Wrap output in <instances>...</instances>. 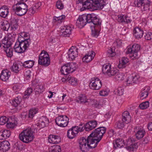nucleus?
Here are the masks:
<instances>
[{
  "mask_svg": "<svg viewBox=\"0 0 152 152\" xmlns=\"http://www.w3.org/2000/svg\"><path fill=\"white\" fill-rule=\"evenodd\" d=\"M106 128L104 127H100L94 129L87 137L81 138L79 144L81 150L83 152H87L89 148H95L102 139L105 133Z\"/></svg>",
  "mask_w": 152,
  "mask_h": 152,
  "instance_id": "obj_1",
  "label": "nucleus"
},
{
  "mask_svg": "<svg viewBox=\"0 0 152 152\" xmlns=\"http://www.w3.org/2000/svg\"><path fill=\"white\" fill-rule=\"evenodd\" d=\"M17 3L12 7L15 14L19 16L25 15L28 11V6L22 0H16Z\"/></svg>",
  "mask_w": 152,
  "mask_h": 152,
  "instance_id": "obj_2",
  "label": "nucleus"
},
{
  "mask_svg": "<svg viewBox=\"0 0 152 152\" xmlns=\"http://www.w3.org/2000/svg\"><path fill=\"white\" fill-rule=\"evenodd\" d=\"M18 42H16L14 47L15 52L18 53H22L28 50L29 47L28 41L29 40L21 41L20 38L18 39Z\"/></svg>",
  "mask_w": 152,
  "mask_h": 152,
  "instance_id": "obj_3",
  "label": "nucleus"
},
{
  "mask_svg": "<svg viewBox=\"0 0 152 152\" xmlns=\"http://www.w3.org/2000/svg\"><path fill=\"white\" fill-rule=\"evenodd\" d=\"M20 139L23 142L28 143L33 139L34 136L33 132L30 129L23 130L19 135Z\"/></svg>",
  "mask_w": 152,
  "mask_h": 152,
  "instance_id": "obj_4",
  "label": "nucleus"
},
{
  "mask_svg": "<svg viewBox=\"0 0 152 152\" xmlns=\"http://www.w3.org/2000/svg\"><path fill=\"white\" fill-rule=\"evenodd\" d=\"M77 67V65L75 63L71 62L62 66L60 69V71L62 75H67L75 71Z\"/></svg>",
  "mask_w": 152,
  "mask_h": 152,
  "instance_id": "obj_5",
  "label": "nucleus"
},
{
  "mask_svg": "<svg viewBox=\"0 0 152 152\" xmlns=\"http://www.w3.org/2000/svg\"><path fill=\"white\" fill-rule=\"evenodd\" d=\"M140 48V45L137 44L133 45L132 47L128 48L126 52V54H129L130 57L134 60L138 58V52Z\"/></svg>",
  "mask_w": 152,
  "mask_h": 152,
  "instance_id": "obj_6",
  "label": "nucleus"
},
{
  "mask_svg": "<svg viewBox=\"0 0 152 152\" xmlns=\"http://www.w3.org/2000/svg\"><path fill=\"white\" fill-rule=\"evenodd\" d=\"M50 62L48 54L45 51H42L39 56L38 64L46 66L50 64Z\"/></svg>",
  "mask_w": 152,
  "mask_h": 152,
  "instance_id": "obj_7",
  "label": "nucleus"
},
{
  "mask_svg": "<svg viewBox=\"0 0 152 152\" xmlns=\"http://www.w3.org/2000/svg\"><path fill=\"white\" fill-rule=\"evenodd\" d=\"M151 3L148 0H136L134 2L135 6L142 11L149 10Z\"/></svg>",
  "mask_w": 152,
  "mask_h": 152,
  "instance_id": "obj_8",
  "label": "nucleus"
},
{
  "mask_svg": "<svg viewBox=\"0 0 152 152\" xmlns=\"http://www.w3.org/2000/svg\"><path fill=\"white\" fill-rule=\"evenodd\" d=\"M2 44H3V47L4 50L7 57L10 58L12 57L13 56V50L11 47L12 43L7 40L5 41Z\"/></svg>",
  "mask_w": 152,
  "mask_h": 152,
  "instance_id": "obj_9",
  "label": "nucleus"
},
{
  "mask_svg": "<svg viewBox=\"0 0 152 152\" xmlns=\"http://www.w3.org/2000/svg\"><path fill=\"white\" fill-rule=\"evenodd\" d=\"M86 15L88 23H92L94 26H97L98 28H100L101 24V22L99 21V19L96 17L95 14H88Z\"/></svg>",
  "mask_w": 152,
  "mask_h": 152,
  "instance_id": "obj_10",
  "label": "nucleus"
},
{
  "mask_svg": "<svg viewBox=\"0 0 152 152\" xmlns=\"http://www.w3.org/2000/svg\"><path fill=\"white\" fill-rule=\"evenodd\" d=\"M69 118L66 115H61L56 118L55 122L59 126L64 127L68 124Z\"/></svg>",
  "mask_w": 152,
  "mask_h": 152,
  "instance_id": "obj_11",
  "label": "nucleus"
},
{
  "mask_svg": "<svg viewBox=\"0 0 152 152\" xmlns=\"http://www.w3.org/2000/svg\"><path fill=\"white\" fill-rule=\"evenodd\" d=\"M102 86L101 81L97 78H93L91 80L89 84L90 88L93 90H98Z\"/></svg>",
  "mask_w": 152,
  "mask_h": 152,
  "instance_id": "obj_12",
  "label": "nucleus"
},
{
  "mask_svg": "<svg viewBox=\"0 0 152 152\" xmlns=\"http://www.w3.org/2000/svg\"><path fill=\"white\" fill-rule=\"evenodd\" d=\"M140 78V77L138 74L136 73L132 74L127 77L126 80L127 85L128 86L130 85H134L138 82Z\"/></svg>",
  "mask_w": 152,
  "mask_h": 152,
  "instance_id": "obj_13",
  "label": "nucleus"
},
{
  "mask_svg": "<svg viewBox=\"0 0 152 152\" xmlns=\"http://www.w3.org/2000/svg\"><path fill=\"white\" fill-rule=\"evenodd\" d=\"M86 15L80 16L77 20L76 25L79 28H81L88 23Z\"/></svg>",
  "mask_w": 152,
  "mask_h": 152,
  "instance_id": "obj_14",
  "label": "nucleus"
},
{
  "mask_svg": "<svg viewBox=\"0 0 152 152\" xmlns=\"http://www.w3.org/2000/svg\"><path fill=\"white\" fill-rule=\"evenodd\" d=\"M78 50V48L74 46H72L70 48L67 53L68 58L70 60H73L77 56Z\"/></svg>",
  "mask_w": 152,
  "mask_h": 152,
  "instance_id": "obj_15",
  "label": "nucleus"
},
{
  "mask_svg": "<svg viewBox=\"0 0 152 152\" xmlns=\"http://www.w3.org/2000/svg\"><path fill=\"white\" fill-rule=\"evenodd\" d=\"M49 123V120L46 116H42L39 119L36 125L40 128H42L46 126Z\"/></svg>",
  "mask_w": 152,
  "mask_h": 152,
  "instance_id": "obj_16",
  "label": "nucleus"
},
{
  "mask_svg": "<svg viewBox=\"0 0 152 152\" xmlns=\"http://www.w3.org/2000/svg\"><path fill=\"white\" fill-rule=\"evenodd\" d=\"M134 131L136 133V136L137 139H140L144 136L145 132L143 128L139 126L135 127Z\"/></svg>",
  "mask_w": 152,
  "mask_h": 152,
  "instance_id": "obj_17",
  "label": "nucleus"
},
{
  "mask_svg": "<svg viewBox=\"0 0 152 152\" xmlns=\"http://www.w3.org/2000/svg\"><path fill=\"white\" fill-rule=\"evenodd\" d=\"M80 2L82 3L83 9V8L81 9V10L83 11L84 9H94V5L93 4L91 0H86L85 1H83L82 0H80Z\"/></svg>",
  "mask_w": 152,
  "mask_h": 152,
  "instance_id": "obj_18",
  "label": "nucleus"
},
{
  "mask_svg": "<svg viewBox=\"0 0 152 152\" xmlns=\"http://www.w3.org/2000/svg\"><path fill=\"white\" fill-rule=\"evenodd\" d=\"M94 5V9L97 10L102 9L105 5L104 0H91Z\"/></svg>",
  "mask_w": 152,
  "mask_h": 152,
  "instance_id": "obj_19",
  "label": "nucleus"
},
{
  "mask_svg": "<svg viewBox=\"0 0 152 152\" xmlns=\"http://www.w3.org/2000/svg\"><path fill=\"white\" fill-rule=\"evenodd\" d=\"M61 28L62 31L60 35L62 37H69L71 33V28L67 26H64Z\"/></svg>",
  "mask_w": 152,
  "mask_h": 152,
  "instance_id": "obj_20",
  "label": "nucleus"
},
{
  "mask_svg": "<svg viewBox=\"0 0 152 152\" xmlns=\"http://www.w3.org/2000/svg\"><path fill=\"white\" fill-rule=\"evenodd\" d=\"M117 18V20L120 23H124L126 24L130 23L132 21L131 19L126 15H118Z\"/></svg>",
  "mask_w": 152,
  "mask_h": 152,
  "instance_id": "obj_21",
  "label": "nucleus"
},
{
  "mask_svg": "<svg viewBox=\"0 0 152 152\" xmlns=\"http://www.w3.org/2000/svg\"><path fill=\"white\" fill-rule=\"evenodd\" d=\"M95 56V53L92 51L89 52L86 55L82 60L83 62L88 63L91 61Z\"/></svg>",
  "mask_w": 152,
  "mask_h": 152,
  "instance_id": "obj_22",
  "label": "nucleus"
},
{
  "mask_svg": "<svg viewBox=\"0 0 152 152\" xmlns=\"http://www.w3.org/2000/svg\"><path fill=\"white\" fill-rule=\"evenodd\" d=\"M97 123L95 120H92L89 122L87 123L85 125L86 127V131H89L94 128L97 126Z\"/></svg>",
  "mask_w": 152,
  "mask_h": 152,
  "instance_id": "obj_23",
  "label": "nucleus"
},
{
  "mask_svg": "<svg viewBox=\"0 0 152 152\" xmlns=\"http://www.w3.org/2000/svg\"><path fill=\"white\" fill-rule=\"evenodd\" d=\"M10 148L9 142L7 141H4L0 142V151L4 152Z\"/></svg>",
  "mask_w": 152,
  "mask_h": 152,
  "instance_id": "obj_24",
  "label": "nucleus"
},
{
  "mask_svg": "<svg viewBox=\"0 0 152 152\" xmlns=\"http://www.w3.org/2000/svg\"><path fill=\"white\" fill-rule=\"evenodd\" d=\"M48 141L51 143L57 144L61 142V139L59 136L52 134L49 136Z\"/></svg>",
  "mask_w": 152,
  "mask_h": 152,
  "instance_id": "obj_25",
  "label": "nucleus"
},
{
  "mask_svg": "<svg viewBox=\"0 0 152 152\" xmlns=\"http://www.w3.org/2000/svg\"><path fill=\"white\" fill-rule=\"evenodd\" d=\"M113 146L115 149L120 148L125 145L124 141L122 139H117L115 140L113 142Z\"/></svg>",
  "mask_w": 152,
  "mask_h": 152,
  "instance_id": "obj_26",
  "label": "nucleus"
},
{
  "mask_svg": "<svg viewBox=\"0 0 152 152\" xmlns=\"http://www.w3.org/2000/svg\"><path fill=\"white\" fill-rule=\"evenodd\" d=\"M11 74V72L8 70H3L1 74L0 79L3 81H7L10 77Z\"/></svg>",
  "mask_w": 152,
  "mask_h": 152,
  "instance_id": "obj_27",
  "label": "nucleus"
},
{
  "mask_svg": "<svg viewBox=\"0 0 152 152\" xmlns=\"http://www.w3.org/2000/svg\"><path fill=\"white\" fill-rule=\"evenodd\" d=\"M121 120L126 124L129 123L131 120V117L129 112L126 111H124L122 114Z\"/></svg>",
  "mask_w": 152,
  "mask_h": 152,
  "instance_id": "obj_28",
  "label": "nucleus"
},
{
  "mask_svg": "<svg viewBox=\"0 0 152 152\" xmlns=\"http://www.w3.org/2000/svg\"><path fill=\"white\" fill-rule=\"evenodd\" d=\"M9 7L7 6L4 5L0 8V15L3 18H5L9 13Z\"/></svg>",
  "mask_w": 152,
  "mask_h": 152,
  "instance_id": "obj_29",
  "label": "nucleus"
},
{
  "mask_svg": "<svg viewBox=\"0 0 152 152\" xmlns=\"http://www.w3.org/2000/svg\"><path fill=\"white\" fill-rule=\"evenodd\" d=\"M30 36L29 33L25 32H21L20 34V36L18 38H20L21 41H24V40H29L28 41L29 46L31 43V40L30 39Z\"/></svg>",
  "mask_w": 152,
  "mask_h": 152,
  "instance_id": "obj_30",
  "label": "nucleus"
},
{
  "mask_svg": "<svg viewBox=\"0 0 152 152\" xmlns=\"http://www.w3.org/2000/svg\"><path fill=\"white\" fill-rule=\"evenodd\" d=\"M76 102L80 104H84L88 102V99L85 94H81L77 96L76 99Z\"/></svg>",
  "mask_w": 152,
  "mask_h": 152,
  "instance_id": "obj_31",
  "label": "nucleus"
},
{
  "mask_svg": "<svg viewBox=\"0 0 152 152\" xmlns=\"http://www.w3.org/2000/svg\"><path fill=\"white\" fill-rule=\"evenodd\" d=\"M18 20L17 19L13 18L11 19L10 24L12 30L14 31L18 28Z\"/></svg>",
  "mask_w": 152,
  "mask_h": 152,
  "instance_id": "obj_32",
  "label": "nucleus"
},
{
  "mask_svg": "<svg viewBox=\"0 0 152 152\" xmlns=\"http://www.w3.org/2000/svg\"><path fill=\"white\" fill-rule=\"evenodd\" d=\"M134 36L137 39L141 38L143 35V31L140 28L137 27L133 31Z\"/></svg>",
  "mask_w": 152,
  "mask_h": 152,
  "instance_id": "obj_33",
  "label": "nucleus"
},
{
  "mask_svg": "<svg viewBox=\"0 0 152 152\" xmlns=\"http://www.w3.org/2000/svg\"><path fill=\"white\" fill-rule=\"evenodd\" d=\"M129 61V59L127 58H122L119 61V64L118 65V67L119 68H125L127 66Z\"/></svg>",
  "mask_w": 152,
  "mask_h": 152,
  "instance_id": "obj_34",
  "label": "nucleus"
},
{
  "mask_svg": "<svg viewBox=\"0 0 152 152\" xmlns=\"http://www.w3.org/2000/svg\"><path fill=\"white\" fill-rule=\"evenodd\" d=\"M41 5V2L38 3L33 7L30 8L28 10V12L31 15H33L35 12H37V9L39 8Z\"/></svg>",
  "mask_w": 152,
  "mask_h": 152,
  "instance_id": "obj_35",
  "label": "nucleus"
},
{
  "mask_svg": "<svg viewBox=\"0 0 152 152\" xmlns=\"http://www.w3.org/2000/svg\"><path fill=\"white\" fill-rule=\"evenodd\" d=\"M44 91V89L43 85H38L36 86L34 90L35 94H39Z\"/></svg>",
  "mask_w": 152,
  "mask_h": 152,
  "instance_id": "obj_36",
  "label": "nucleus"
},
{
  "mask_svg": "<svg viewBox=\"0 0 152 152\" xmlns=\"http://www.w3.org/2000/svg\"><path fill=\"white\" fill-rule=\"evenodd\" d=\"M21 101V98L20 96L17 97L14 100H12L10 102L12 105L15 107H17L19 105Z\"/></svg>",
  "mask_w": 152,
  "mask_h": 152,
  "instance_id": "obj_37",
  "label": "nucleus"
},
{
  "mask_svg": "<svg viewBox=\"0 0 152 152\" xmlns=\"http://www.w3.org/2000/svg\"><path fill=\"white\" fill-rule=\"evenodd\" d=\"M100 28H100H99L97 26H94V28H91V35L93 37H97L98 36L99 34Z\"/></svg>",
  "mask_w": 152,
  "mask_h": 152,
  "instance_id": "obj_38",
  "label": "nucleus"
},
{
  "mask_svg": "<svg viewBox=\"0 0 152 152\" xmlns=\"http://www.w3.org/2000/svg\"><path fill=\"white\" fill-rule=\"evenodd\" d=\"M38 111V109L37 108L34 107L31 109L29 111L28 117L31 119L33 118Z\"/></svg>",
  "mask_w": 152,
  "mask_h": 152,
  "instance_id": "obj_39",
  "label": "nucleus"
},
{
  "mask_svg": "<svg viewBox=\"0 0 152 152\" xmlns=\"http://www.w3.org/2000/svg\"><path fill=\"white\" fill-rule=\"evenodd\" d=\"M34 61L29 60L27 61L23 64V66L25 68H31L32 67L34 64Z\"/></svg>",
  "mask_w": 152,
  "mask_h": 152,
  "instance_id": "obj_40",
  "label": "nucleus"
},
{
  "mask_svg": "<svg viewBox=\"0 0 152 152\" xmlns=\"http://www.w3.org/2000/svg\"><path fill=\"white\" fill-rule=\"evenodd\" d=\"M111 67V66L110 64H104L102 66V72L104 74L107 75Z\"/></svg>",
  "mask_w": 152,
  "mask_h": 152,
  "instance_id": "obj_41",
  "label": "nucleus"
},
{
  "mask_svg": "<svg viewBox=\"0 0 152 152\" xmlns=\"http://www.w3.org/2000/svg\"><path fill=\"white\" fill-rule=\"evenodd\" d=\"M126 124L123 120L121 119L116 122L115 126L116 128L121 129L124 127Z\"/></svg>",
  "mask_w": 152,
  "mask_h": 152,
  "instance_id": "obj_42",
  "label": "nucleus"
},
{
  "mask_svg": "<svg viewBox=\"0 0 152 152\" xmlns=\"http://www.w3.org/2000/svg\"><path fill=\"white\" fill-rule=\"evenodd\" d=\"M11 71L15 73H17L20 70L19 68V64L16 63L13 64L12 66L10 68Z\"/></svg>",
  "mask_w": 152,
  "mask_h": 152,
  "instance_id": "obj_43",
  "label": "nucleus"
},
{
  "mask_svg": "<svg viewBox=\"0 0 152 152\" xmlns=\"http://www.w3.org/2000/svg\"><path fill=\"white\" fill-rule=\"evenodd\" d=\"M118 72V70L116 68L111 67L107 75L109 77L114 76L116 75Z\"/></svg>",
  "mask_w": 152,
  "mask_h": 152,
  "instance_id": "obj_44",
  "label": "nucleus"
},
{
  "mask_svg": "<svg viewBox=\"0 0 152 152\" xmlns=\"http://www.w3.org/2000/svg\"><path fill=\"white\" fill-rule=\"evenodd\" d=\"M17 124V121L14 119L12 120V121H7L6 126L8 128H13Z\"/></svg>",
  "mask_w": 152,
  "mask_h": 152,
  "instance_id": "obj_45",
  "label": "nucleus"
},
{
  "mask_svg": "<svg viewBox=\"0 0 152 152\" xmlns=\"http://www.w3.org/2000/svg\"><path fill=\"white\" fill-rule=\"evenodd\" d=\"M67 134V137L71 139L73 138L76 135V134L71 128L68 130Z\"/></svg>",
  "mask_w": 152,
  "mask_h": 152,
  "instance_id": "obj_46",
  "label": "nucleus"
},
{
  "mask_svg": "<svg viewBox=\"0 0 152 152\" xmlns=\"http://www.w3.org/2000/svg\"><path fill=\"white\" fill-rule=\"evenodd\" d=\"M10 27V24L7 21L2 22L1 28L4 31H7Z\"/></svg>",
  "mask_w": 152,
  "mask_h": 152,
  "instance_id": "obj_47",
  "label": "nucleus"
},
{
  "mask_svg": "<svg viewBox=\"0 0 152 152\" xmlns=\"http://www.w3.org/2000/svg\"><path fill=\"white\" fill-rule=\"evenodd\" d=\"M125 76L122 73L118 72L115 75V78L118 81H122L124 79Z\"/></svg>",
  "mask_w": 152,
  "mask_h": 152,
  "instance_id": "obj_48",
  "label": "nucleus"
},
{
  "mask_svg": "<svg viewBox=\"0 0 152 152\" xmlns=\"http://www.w3.org/2000/svg\"><path fill=\"white\" fill-rule=\"evenodd\" d=\"M149 102L148 101H147L140 104L139 107L140 109L144 110L148 108L149 107Z\"/></svg>",
  "mask_w": 152,
  "mask_h": 152,
  "instance_id": "obj_49",
  "label": "nucleus"
},
{
  "mask_svg": "<svg viewBox=\"0 0 152 152\" xmlns=\"http://www.w3.org/2000/svg\"><path fill=\"white\" fill-rule=\"evenodd\" d=\"M52 149L50 150V152H60L61 151V147L59 145H53Z\"/></svg>",
  "mask_w": 152,
  "mask_h": 152,
  "instance_id": "obj_50",
  "label": "nucleus"
},
{
  "mask_svg": "<svg viewBox=\"0 0 152 152\" xmlns=\"http://www.w3.org/2000/svg\"><path fill=\"white\" fill-rule=\"evenodd\" d=\"M65 16L64 15H61L58 17H55L53 18L54 22L58 21L59 23H61L64 19Z\"/></svg>",
  "mask_w": 152,
  "mask_h": 152,
  "instance_id": "obj_51",
  "label": "nucleus"
},
{
  "mask_svg": "<svg viewBox=\"0 0 152 152\" xmlns=\"http://www.w3.org/2000/svg\"><path fill=\"white\" fill-rule=\"evenodd\" d=\"M103 100V99H101L99 102L94 100V103L92 104V105L93 106L99 108L102 106V104H101V102H102Z\"/></svg>",
  "mask_w": 152,
  "mask_h": 152,
  "instance_id": "obj_52",
  "label": "nucleus"
},
{
  "mask_svg": "<svg viewBox=\"0 0 152 152\" xmlns=\"http://www.w3.org/2000/svg\"><path fill=\"white\" fill-rule=\"evenodd\" d=\"M148 95V92L147 91L143 90L140 94V98L141 100L146 98Z\"/></svg>",
  "mask_w": 152,
  "mask_h": 152,
  "instance_id": "obj_53",
  "label": "nucleus"
},
{
  "mask_svg": "<svg viewBox=\"0 0 152 152\" xmlns=\"http://www.w3.org/2000/svg\"><path fill=\"white\" fill-rule=\"evenodd\" d=\"M33 91L32 89L31 88H28L26 90L25 92L24 95L23 96V98H26L28 97L31 94Z\"/></svg>",
  "mask_w": 152,
  "mask_h": 152,
  "instance_id": "obj_54",
  "label": "nucleus"
},
{
  "mask_svg": "<svg viewBox=\"0 0 152 152\" xmlns=\"http://www.w3.org/2000/svg\"><path fill=\"white\" fill-rule=\"evenodd\" d=\"M116 55V53L112 48H111L107 50V56L109 57H113Z\"/></svg>",
  "mask_w": 152,
  "mask_h": 152,
  "instance_id": "obj_55",
  "label": "nucleus"
},
{
  "mask_svg": "<svg viewBox=\"0 0 152 152\" xmlns=\"http://www.w3.org/2000/svg\"><path fill=\"white\" fill-rule=\"evenodd\" d=\"M137 147V146L135 144H132L129 146L126 147L127 150L130 152H132L134 151L136 149Z\"/></svg>",
  "mask_w": 152,
  "mask_h": 152,
  "instance_id": "obj_56",
  "label": "nucleus"
},
{
  "mask_svg": "<svg viewBox=\"0 0 152 152\" xmlns=\"http://www.w3.org/2000/svg\"><path fill=\"white\" fill-rule=\"evenodd\" d=\"M8 118L5 116H2L0 118V125H3L7 122Z\"/></svg>",
  "mask_w": 152,
  "mask_h": 152,
  "instance_id": "obj_57",
  "label": "nucleus"
},
{
  "mask_svg": "<svg viewBox=\"0 0 152 152\" xmlns=\"http://www.w3.org/2000/svg\"><path fill=\"white\" fill-rule=\"evenodd\" d=\"M5 139L8 138L11 135L10 131L7 129H2Z\"/></svg>",
  "mask_w": 152,
  "mask_h": 152,
  "instance_id": "obj_58",
  "label": "nucleus"
},
{
  "mask_svg": "<svg viewBox=\"0 0 152 152\" xmlns=\"http://www.w3.org/2000/svg\"><path fill=\"white\" fill-rule=\"evenodd\" d=\"M56 6L58 9L61 10L63 9L64 7L63 3L60 1H57Z\"/></svg>",
  "mask_w": 152,
  "mask_h": 152,
  "instance_id": "obj_59",
  "label": "nucleus"
},
{
  "mask_svg": "<svg viewBox=\"0 0 152 152\" xmlns=\"http://www.w3.org/2000/svg\"><path fill=\"white\" fill-rule=\"evenodd\" d=\"M109 91L104 89L101 91L99 92V94L102 96H105L108 95Z\"/></svg>",
  "mask_w": 152,
  "mask_h": 152,
  "instance_id": "obj_60",
  "label": "nucleus"
},
{
  "mask_svg": "<svg viewBox=\"0 0 152 152\" xmlns=\"http://www.w3.org/2000/svg\"><path fill=\"white\" fill-rule=\"evenodd\" d=\"M145 39L147 40H151L152 39V33L151 32H148L145 36Z\"/></svg>",
  "mask_w": 152,
  "mask_h": 152,
  "instance_id": "obj_61",
  "label": "nucleus"
},
{
  "mask_svg": "<svg viewBox=\"0 0 152 152\" xmlns=\"http://www.w3.org/2000/svg\"><path fill=\"white\" fill-rule=\"evenodd\" d=\"M77 79L74 77H72V79L69 80V83L72 85H76L77 84Z\"/></svg>",
  "mask_w": 152,
  "mask_h": 152,
  "instance_id": "obj_62",
  "label": "nucleus"
},
{
  "mask_svg": "<svg viewBox=\"0 0 152 152\" xmlns=\"http://www.w3.org/2000/svg\"><path fill=\"white\" fill-rule=\"evenodd\" d=\"M124 90L121 87L118 88L116 92L119 96L121 95L124 94Z\"/></svg>",
  "mask_w": 152,
  "mask_h": 152,
  "instance_id": "obj_63",
  "label": "nucleus"
},
{
  "mask_svg": "<svg viewBox=\"0 0 152 152\" xmlns=\"http://www.w3.org/2000/svg\"><path fill=\"white\" fill-rule=\"evenodd\" d=\"M71 129L76 134H77L79 132L78 126H73Z\"/></svg>",
  "mask_w": 152,
  "mask_h": 152,
  "instance_id": "obj_64",
  "label": "nucleus"
}]
</instances>
